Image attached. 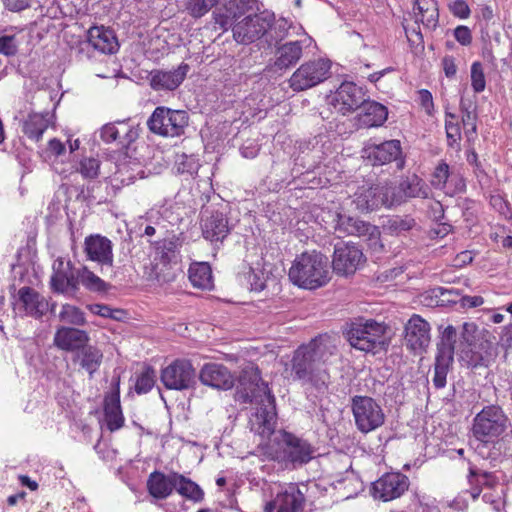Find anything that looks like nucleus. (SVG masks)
Listing matches in <instances>:
<instances>
[{
	"label": "nucleus",
	"instance_id": "obj_36",
	"mask_svg": "<svg viewBox=\"0 0 512 512\" xmlns=\"http://www.w3.org/2000/svg\"><path fill=\"white\" fill-rule=\"evenodd\" d=\"M413 13L416 24L421 23L428 30L436 28L439 13L435 0H414Z\"/></svg>",
	"mask_w": 512,
	"mask_h": 512
},
{
	"label": "nucleus",
	"instance_id": "obj_58",
	"mask_svg": "<svg viewBox=\"0 0 512 512\" xmlns=\"http://www.w3.org/2000/svg\"><path fill=\"white\" fill-rule=\"evenodd\" d=\"M17 44L14 36H3L0 38V53L6 56L15 55Z\"/></svg>",
	"mask_w": 512,
	"mask_h": 512
},
{
	"label": "nucleus",
	"instance_id": "obj_46",
	"mask_svg": "<svg viewBox=\"0 0 512 512\" xmlns=\"http://www.w3.org/2000/svg\"><path fill=\"white\" fill-rule=\"evenodd\" d=\"M445 131L448 146L460 150L461 128L457 116L451 112H445Z\"/></svg>",
	"mask_w": 512,
	"mask_h": 512
},
{
	"label": "nucleus",
	"instance_id": "obj_40",
	"mask_svg": "<svg viewBox=\"0 0 512 512\" xmlns=\"http://www.w3.org/2000/svg\"><path fill=\"white\" fill-rule=\"evenodd\" d=\"M189 280L195 288L211 289L213 287L212 270L208 263L197 262L190 265Z\"/></svg>",
	"mask_w": 512,
	"mask_h": 512
},
{
	"label": "nucleus",
	"instance_id": "obj_38",
	"mask_svg": "<svg viewBox=\"0 0 512 512\" xmlns=\"http://www.w3.org/2000/svg\"><path fill=\"white\" fill-rule=\"evenodd\" d=\"M103 360V352L93 345L83 346L76 354V361L90 377L99 369Z\"/></svg>",
	"mask_w": 512,
	"mask_h": 512
},
{
	"label": "nucleus",
	"instance_id": "obj_17",
	"mask_svg": "<svg viewBox=\"0 0 512 512\" xmlns=\"http://www.w3.org/2000/svg\"><path fill=\"white\" fill-rule=\"evenodd\" d=\"M364 101L365 92L363 88L349 81L343 82L330 97V104L342 115L361 107Z\"/></svg>",
	"mask_w": 512,
	"mask_h": 512
},
{
	"label": "nucleus",
	"instance_id": "obj_54",
	"mask_svg": "<svg viewBox=\"0 0 512 512\" xmlns=\"http://www.w3.org/2000/svg\"><path fill=\"white\" fill-rule=\"evenodd\" d=\"M471 476L475 477L476 482L487 491L503 488L499 485V480L493 473L483 472L476 474L475 472L471 471Z\"/></svg>",
	"mask_w": 512,
	"mask_h": 512
},
{
	"label": "nucleus",
	"instance_id": "obj_6",
	"mask_svg": "<svg viewBox=\"0 0 512 512\" xmlns=\"http://www.w3.org/2000/svg\"><path fill=\"white\" fill-rule=\"evenodd\" d=\"M385 332L383 323L360 317L349 323L345 334L353 348L375 353L384 344Z\"/></svg>",
	"mask_w": 512,
	"mask_h": 512
},
{
	"label": "nucleus",
	"instance_id": "obj_35",
	"mask_svg": "<svg viewBox=\"0 0 512 512\" xmlns=\"http://www.w3.org/2000/svg\"><path fill=\"white\" fill-rule=\"evenodd\" d=\"M270 277V272L259 262L255 266H244L239 274L240 281L245 283L251 291L255 292L264 290Z\"/></svg>",
	"mask_w": 512,
	"mask_h": 512
},
{
	"label": "nucleus",
	"instance_id": "obj_29",
	"mask_svg": "<svg viewBox=\"0 0 512 512\" xmlns=\"http://www.w3.org/2000/svg\"><path fill=\"white\" fill-rule=\"evenodd\" d=\"M54 345L64 351H79L89 341L86 331L62 326L54 335Z\"/></svg>",
	"mask_w": 512,
	"mask_h": 512
},
{
	"label": "nucleus",
	"instance_id": "obj_10",
	"mask_svg": "<svg viewBox=\"0 0 512 512\" xmlns=\"http://www.w3.org/2000/svg\"><path fill=\"white\" fill-rule=\"evenodd\" d=\"M351 408L355 425L362 433H369L383 425L385 415L381 406L371 397L354 396Z\"/></svg>",
	"mask_w": 512,
	"mask_h": 512
},
{
	"label": "nucleus",
	"instance_id": "obj_13",
	"mask_svg": "<svg viewBox=\"0 0 512 512\" xmlns=\"http://www.w3.org/2000/svg\"><path fill=\"white\" fill-rule=\"evenodd\" d=\"M366 261L362 249L352 242L335 245L332 266L335 273L349 276L360 269Z\"/></svg>",
	"mask_w": 512,
	"mask_h": 512
},
{
	"label": "nucleus",
	"instance_id": "obj_37",
	"mask_svg": "<svg viewBox=\"0 0 512 512\" xmlns=\"http://www.w3.org/2000/svg\"><path fill=\"white\" fill-rule=\"evenodd\" d=\"M53 115L49 112L30 113L23 122V133L31 140L39 141L43 133L52 124Z\"/></svg>",
	"mask_w": 512,
	"mask_h": 512
},
{
	"label": "nucleus",
	"instance_id": "obj_32",
	"mask_svg": "<svg viewBox=\"0 0 512 512\" xmlns=\"http://www.w3.org/2000/svg\"><path fill=\"white\" fill-rule=\"evenodd\" d=\"M381 186L380 184L372 186H361L355 192L352 204L360 212H369L381 207Z\"/></svg>",
	"mask_w": 512,
	"mask_h": 512
},
{
	"label": "nucleus",
	"instance_id": "obj_44",
	"mask_svg": "<svg viewBox=\"0 0 512 512\" xmlns=\"http://www.w3.org/2000/svg\"><path fill=\"white\" fill-rule=\"evenodd\" d=\"M485 332L487 331H480L478 326L473 322H464L460 331V343L458 350L462 347L475 346L476 344H479L480 341H488L487 339H484L483 334Z\"/></svg>",
	"mask_w": 512,
	"mask_h": 512
},
{
	"label": "nucleus",
	"instance_id": "obj_43",
	"mask_svg": "<svg viewBox=\"0 0 512 512\" xmlns=\"http://www.w3.org/2000/svg\"><path fill=\"white\" fill-rule=\"evenodd\" d=\"M381 186V206L387 208L398 206L406 201L405 192L399 183L398 186L392 184H380Z\"/></svg>",
	"mask_w": 512,
	"mask_h": 512
},
{
	"label": "nucleus",
	"instance_id": "obj_56",
	"mask_svg": "<svg viewBox=\"0 0 512 512\" xmlns=\"http://www.w3.org/2000/svg\"><path fill=\"white\" fill-rule=\"evenodd\" d=\"M462 123L466 128L465 135L470 140L477 131L476 115L468 109L462 110Z\"/></svg>",
	"mask_w": 512,
	"mask_h": 512
},
{
	"label": "nucleus",
	"instance_id": "obj_3",
	"mask_svg": "<svg viewBox=\"0 0 512 512\" xmlns=\"http://www.w3.org/2000/svg\"><path fill=\"white\" fill-rule=\"evenodd\" d=\"M471 435V445L483 459L497 460L512 451V423L500 405H486L475 414Z\"/></svg>",
	"mask_w": 512,
	"mask_h": 512
},
{
	"label": "nucleus",
	"instance_id": "obj_9",
	"mask_svg": "<svg viewBox=\"0 0 512 512\" xmlns=\"http://www.w3.org/2000/svg\"><path fill=\"white\" fill-rule=\"evenodd\" d=\"M330 69L331 62L327 59L307 61L291 75L289 87L295 92L313 88L329 77Z\"/></svg>",
	"mask_w": 512,
	"mask_h": 512
},
{
	"label": "nucleus",
	"instance_id": "obj_39",
	"mask_svg": "<svg viewBox=\"0 0 512 512\" xmlns=\"http://www.w3.org/2000/svg\"><path fill=\"white\" fill-rule=\"evenodd\" d=\"M302 56V46L299 41H292L278 47L274 65L280 69H287L296 64Z\"/></svg>",
	"mask_w": 512,
	"mask_h": 512
},
{
	"label": "nucleus",
	"instance_id": "obj_49",
	"mask_svg": "<svg viewBox=\"0 0 512 512\" xmlns=\"http://www.w3.org/2000/svg\"><path fill=\"white\" fill-rule=\"evenodd\" d=\"M100 162L96 158H83L77 167V172L86 180H93L98 177Z\"/></svg>",
	"mask_w": 512,
	"mask_h": 512
},
{
	"label": "nucleus",
	"instance_id": "obj_47",
	"mask_svg": "<svg viewBox=\"0 0 512 512\" xmlns=\"http://www.w3.org/2000/svg\"><path fill=\"white\" fill-rule=\"evenodd\" d=\"M59 320L75 326H82L86 322L85 315L81 309L71 304H64L62 306Z\"/></svg>",
	"mask_w": 512,
	"mask_h": 512
},
{
	"label": "nucleus",
	"instance_id": "obj_14",
	"mask_svg": "<svg viewBox=\"0 0 512 512\" xmlns=\"http://www.w3.org/2000/svg\"><path fill=\"white\" fill-rule=\"evenodd\" d=\"M362 157L373 166L385 165L392 161H397V166L400 169L404 166L401 142L396 139L387 140L379 144L369 141L362 150Z\"/></svg>",
	"mask_w": 512,
	"mask_h": 512
},
{
	"label": "nucleus",
	"instance_id": "obj_16",
	"mask_svg": "<svg viewBox=\"0 0 512 512\" xmlns=\"http://www.w3.org/2000/svg\"><path fill=\"white\" fill-rule=\"evenodd\" d=\"M202 235L211 242H222L231 230L223 209L206 206L201 211Z\"/></svg>",
	"mask_w": 512,
	"mask_h": 512
},
{
	"label": "nucleus",
	"instance_id": "obj_27",
	"mask_svg": "<svg viewBox=\"0 0 512 512\" xmlns=\"http://www.w3.org/2000/svg\"><path fill=\"white\" fill-rule=\"evenodd\" d=\"M18 305L25 315L41 318L50 309L47 299L31 287L25 286L18 291Z\"/></svg>",
	"mask_w": 512,
	"mask_h": 512
},
{
	"label": "nucleus",
	"instance_id": "obj_62",
	"mask_svg": "<svg viewBox=\"0 0 512 512\" xmlns=\"http://www.w3.org/2000/svg\"><path fill=\"white\" fill-rule=\"evenodd\" d=\"M460 305L462 308L469 309V308H476L480 307L484 304V298L482 296H462L459 300Z\"/></svg>",
	"mask_w": 512,
	"mask_h": 512
},
{
	"label": "nucleus",
	"instance_id": "obj_25",
	"mask_svg": "<svg viewBox=\"0 0 512 512\" xmlns=\"http://www.w3.org/2000/svg\"><path fill=\"white\" fill-rule=\"evenodd\" d=\"M199 378L202 384L219 390H229L235 383V378L230 370L217 363L205 364L200 371Z\"/></svg>",
	"mask_w": 512,
	"mask_h": 512
},
{
	"label": "nucleus",
	"instance_id": "obj_45",
	"mask_svg": "<svg viewBox=\"0 0 512 512\" xmlns=\"http://www.w3.org/2000/svg\"><path fill=\"white\" fill-rule=\"evenodd\" d=\"M174 478L177 480L175 489L180 495L194 502H199L203 499L204 492L195 482L179 473H177V476H174Z\"/></svg>",
	"mask_w": 512,
	"mask_h": 512
},
{
	"label": "nucleus",
	"instance_id": "obj_52",
	"mask_svg": "<svg viewBox=\"0 0 512 512\" xmlns=\"http://www.w3.org/2000/svg\"><path fill=\"white\" fill-rule=\"evenodd\" d=\"M471 86L475 93H481L485 90L486 80L480 62H474L471 65Z\"/></svg>",
	"mask_w": 512,
	"mask_h": 512
},
{
	"label": "nucleus",
	"instance_id": "obj_15",
	"mask_svg": "<svg viewBox=\"0 0 512 512\" xmlns=\"http://www.w3.org/2000/svg\"><path fill=\"white\" fill-rule=\"evenodd\" d=\"M161 381L167 389H190L196 383V372L189 361L175 360L162 370Z\"/></svg>",
	"mask_w": 512,
	"mask_h": 512
},
{
	"label": "nucleus",
	"instance_id": "obj_11",
	"mask_svg": "<svg viewBox=\"0 0 512 512\" xmlns=\"http://www.w3.org/2000/svg\"><path fill=\"white\" fill-rule=\"evenodd\" d=\"M273 20L269 13L248 15L233 24L234 39L241 44H250L266 34Z\"/></svg>",
	"mask_w": 512,
	"mask_h": 512
},
{
	"label": "nucleus",
	"instance_id": "obj_21",
	"mask_svg": "<svg viewBox=\"0 0 512 512\" xmlns=\"http://www.w3.org/2000/svg\"><path fill=\"white\" fill-rule=\"evenodd\" d=\"M430 324L414 314L405 325V342L414 353H422L430 344Z\"/></svg>",
	"mask_w": 512,
	"mask_h": 512
},
{
	"label": "nucleus",
	"instance_id": "obj_51",
	"mask_svg": "<svg viewBox=\"0 0 512 512\" xmlns=\"http://www.w3.org/2000/svg\"><path fill=\"white\" fill-rule=\"evenodd\" d=\"M218 1L219 0H188L187 9L193 17L199 18L208 13Z\"/></svg>",
	"mask_w": 512,
	"mask_h": 512
},
{
	"label": "nucleus",
	"instance_id": "obj_41",
	"mask_svg": "<svg viewBox=\"0 0 512 512\" xmlns=\"http://www.w3.org/2000/svg\"><path fill=\"white\" fill-rule=\"evenodd\" d=\"M403 192H405V199L408 198H429L431 190L423 179L417 175H412L400 182Z\"/></svg>",
	"mask_w": 512,
	"mask_h": 512
},
{
	"label": "nucleus",
	"instance_id": "obj_42",
	"mask_svg": "<svg viewBox=\"0 0 512 512\" xmlns=\"http://www.w3.org/2000/svg\"><path fill=\"white\" fill-rule=\"evenodd\" d=\"M80 284L91 292L103 293L109 289V284L89 270L86 266L78 269V286Z\"/></svg>",
	"mask_w": 512,
	"mask_h": 512
},
{
	"label": "nucleus",
	"instance_id": "obj_7",
	"mask_svg": "<svg viewBox=\"0 0 512 512\" xmlns=\"http://www.w3.org/2000/svg\"><path fill=\"white\" fill-rule=\"evenodd\" d=\"M189 115L184 110L158 106L147 120L149 130L162 137H179L185 133Z\"/></svg>",
	"mask_w": 512,
	"mask_h": 512
},
{
	"label": "nucleus",
	"instance_id": "obj_48",
	"mask_svg": "<svg viewBox=\"0 0 512 512\" xmlns=\"http://www.w3.org/2000/svg\"><path fill=\"white\" fill-rule=\"evenodd\" d=\"M176 167L179 173H186L192 176L197 174L200 168L199 159L195 155H179L176 160Z\"/></svg>",
	"mask_w": 512,
	"mask_h": 512
},
{
	"label": "nucleus",
	"instance_id": "obj_2",
	"mask_svg": "<svg viewBox=\"0 0 512 512\" xmlns=\"http://www.w3.org/2000/svg\"><path fill=\"white\" fill-rule=\"evenodd\" d=\"M336 353L334 339L326 334L319 335L294 351L291 360L285 363L284 376L323 394L330 384L327 365Z\"/></svg>",
	"mask_w": 512,
	"mask_h": 512
},
{
	"label": "nucleus",
	"instance_id": "obj_53",
	"mask_svg": "<svg viewBox=\"0 0 512 512\" xmlns=\"http://www.w3.org/2000/svg\"><path fill=\"white\" fill-rule=\"evenodd\" d=\"M482 500L490 504L495 512H501L504 507V489H494L483 493Z\"/></svg>",
	"mask_w": 512,
	"mask_h": 512
},
{
	"label": "nucleus",
	"instance_id": "obj_31",
	"mask_svg": "<svg viewBox=\"0 0 512 512\" xmlns=\"http://www.w3.org/2000/svg\"><path fill=\"white\" fill-rule=\"evenodd\" d=\"M104 420L110 431L120 429L124 424V417L120 406L119 384L104 399Z\"/></svg>",
	"mask_w": 512,
	"mask_h": 512
},
{
	"label": "nucleus",
	"instance_id": "obj_64",
	"mask_svg": "<svg viewBox=\"0 0 512 512\" xmlns=\"http://www.w3.org/2000/svg\"><path fill=\"white\" fill-rule=\"evenodd\" d=\"M419 97L422 107L425 109L427 114L431 115L434 107L431 92L426 89H422L419 91Z\"/></svg>",
	"mask_w": 512,
	"mask_h": 512
},
{
	"label": "nucleus",
	"instance_id": "obj_61",
	"mask_svg": "<svg viewBox=\"0 0 512 512\" xmlns=\"http://www.w3.org/2000/svg\"><path fill=\"white\" fill-rule=\"evenodd\" d=\"M442 68L447 78H452L457 73V66L455 58L451 55H446L442 59Z\"/></svg>",
	"mask_w": 512,
	"mask_h": 512
},
{
	"label": "nucleus",
	"instance_id": "obj_12",
	"mask_svg": "<svg viewBox=\"0 0 512 512\" xmlns=\"http://www.w3.org/2000/svg\"><path fill=\"white\" fill-rule=\"evenodd\" d=\"M50 288L53 292L73 297L78 292V269L70 260L59 257L52 264Z\"/></svg>",
	"mask_w": 512,
	"mask_h": 512
},
{
	"label": "nucleus",
	"instance_id": "obj_8",
	"mask_svg": "<svg viewBox=\"0 0 512 512\" xmlns=\"http://www.w3.org/2000/svg\"><path fill=\"white\" fill-rule=\"evenodd\" d=\"M457 330L453 325H448L440 332V340L437 343L435 357L433 385L437 389L446 386L449 369L453 363Z\"/></svg>",
	"mask_w": 512,
	"mask_h": 512
},
{
	"label": "nucleus",
	"instance_id": "obj_26",
	"mask_svg": "<svg viewBox=\"0 0 512 512\" xmlns=\"http://www.w3.org/2000/svg\"><path fill=\"white\" fill-rule=\"evenodd\" d=\"M87 43L103 54H114L119 50L115 32L104 26H93L87 32Z\"/></svg>",
	"mask_w": 512,
	"mask_h": 512
},
{
	"label": "nucleus",
	"instance_id": "obj_5",
	"mask_svg": "<svg viewBox=\"0 0 512 512\" xmlns=\"http://www.w3.org/2000/svg\"><path fill=\"white\" fill-rule=\"evenodd\" d=\"M325 223L326 229H332L338 237L358 236L369 240L378 239L379 229L369 222L350 216L342 210L322 209L318 216Z\"/></svg>",
	"mask_w": 512,
	"mask_h": 512
},
{
	"label": "nucleus",
	"instance_id": "obj_4",
	"mask_svg": "<svg viewBox=\"0 0 512 512\" xmlns=\"http://www.w3.org/2000/svg\"><path fill=\"white\" fill-rule=\"evenodd\" d=\"M288 276L300 288L322 287L330 280L328 259L320 252H304L294 260Z\"/></svg>",
	"mask_w": 512,
	"mask_h": 512
},
{
	"label": "nucleus",
	"instance_id": "obj_57",
	"mask_svg": "<svg viewBox=\"0 0 512 512\" xmlns=\"http://www.w3.org/2000/svg\"><path fill=\"white\" fill-rule=\"evenodd\" d=\"M92 313L105 318L118 319V314H121V310H113L109 306L104 304H93L89 306Z\"/></svg>",
	"mask_w": 512,
	"mask_h": 512
},
{
	"label": "nucleus",
	"instance_id": "obj_19",
	"mask_svg": "<svg viewBox=\"0 0 512 512\" xmlns=\"http://www.w3.org/2000/svg\"><path fill=\"white\" fill-rule=\"evenodd\" d=\"M409 487V479L399 472L386 473L373 483L374 498L391 501L399 498Z\"/></svg>",
	"mask_w": 512,
	"mask_h": 512
},
{
	"label": "nucleus",
	"instance_id": "obj_55",
	"mask_svg": "<svg viewBox=\"0 0 512 512\" xmlns=\"http://www.w3.org/2000/svg\"><path fill=\"white\" fill-rule=\"evenodd\" d=\"M154 383L155 375L153 371L147 370L137 378L135 390L138 394H145L152 389Z\"/></svg>",
	"mask_w": 512,
	"mask_h": 512
},
{
	"label": "nucleus",
	"instance_id": "obj_1",
	"mask_svg": "<svg viewBox=\"0 0 512 512\" xmlns=\"http://www.w3.org/2000/svg\"><path fill=\"white\" fill-rule=\"evenodd\" d=\"M242 403H256L257 412L250 420L251 431L262 440L258 444L261 453L270 460L285 461L293 467L307 464L314 458L315 449L307 441L291 433L280 431L275 434V398L266 382L262 381L257 368L243 371L236 392Z\"/></svg>",
	"mask_w": 512,
	"mask_h": 512
},
{
	"label": "nucleus",
	"instance_id": "obj_60",
	"mask_svg": "<svg viewBox=\"0 0 512 512\" xmlns=\"http://www.w3.org/2000/svg\"><path fill=\"white\" fill-rule=\"evenodd\" d=\"M454 37L461 45H469L472 41L471 31L467 26H458L454 30Z\"/></svg>",
	"mask_w": 512,
	"mask_h": 512
},
{
	"label": "nucleus",
	"instance_id": "obj_20",
	"mask_svg": "<svg viewBox=\"0 0 512 512\" xmlns=\"http://www.w3.org/2000/svg\"><path fill=\"white\" fill-rule=\"evenodd\" d=\"M181 243L177 237L165 239L159 243L157 247V257L155 264V277L158 281H169L172 276L170 273H165L164 268L171 267L178 264L180 260L179 249Z\"/></svg>",
	"mask_w": 512,
	"mask_h": 512
},
{
	"label": "nucleus",
	"instance_id": "obj_34",
	"mask_svg": "<svg viewBox=\"0 0 512 512\" xmlns=\"http://www.w3.org/2000/svg\"><path fill=\"white\" fill-rule=\"evenodd\" d=\"M362 112L358 116L360 126L366 128L382 126L388 117L386 106L375 101H364Z\"/></svg>",
	"mask_w": 512,
	"mask_h": 512
},
{
	"label": "nucleus",
	"instance_id": "obj_18",
	"mask_svg": "<svg viewBox=\"0 0 512 512\" xmlns=\"http://www.w3.org/2000/svg\"><path fill=\"white\" fill-rule=\"evenodd\" d=\"M305 496L296 484H289L266 502L264 512H303Z\"/></svg>",
	"mask_w": 512,
	"mask_h": 512
},
{
	"label": "nucleus",
	"instance_id": "obj_63",
	"mask_svg": "<svg viewBox=\"0 0 512 512\" xmlns=\"http://www.w3.org/2000/svg\"><path fill=\"white\" fill-rule=\"evenodd\" d=\"M6 9L12 12H21L30 6V0H3Z\"/></svg>",
	"mask_w": 512,
	"mask_h": 512
},
{
	"label": "nucleus",
	"instance_id": "obj_59",
	"mask_svg": "<svg viewBox=\"0 0 512 512\" xmlns=\"http://www.w3.org/2000/svg\"><path fill=\"white\" fill-rule=\"evenodd\" d=\"M450 10L454 16L459 17L461 19H466L470 15L469 6L464 0H455L450 5Z\"/></svg>",
	"mask_w": 512,
	"mask_h": 512
},
{
	"label": "nucleus",
	"instance_id": "obj_33",
	"mask_svg": "<svg viewBox=\"0 0 512 512\" xmlns=\"http://www.w3.org/2000/svg\"><path fill=\"white\" fill-rule=\"evenodd\" d=\"M174 476H177L176 472L167 475L157 471L151 473L147 481L150 495L156 499H165L170 496L177 485Z\"/></svg>",
	"mask_w": 512,
	"mask_h": 512
},
{
	"label": "nucleus",
	"instance_id": "obj_24",
	"mask_svg": "<svg viewBox=\"0 0 512 512\" xmlns=\"http://www.w3.org/2000/svg\"><path fill=\"white\" fill-rule=\"evenodd\" d=\"M189 70L186 63L173 70H154L150 73V86L154 91H174L185 80Z\"/></svg>",
	"mask_w": 512,
	"mask_h": 512
},
{
	"label": "nucleus",
	"instance_id": "obj_22",
	"mask_svg": "<svg viewBox=\"0 0 512 512\" xmlns=\"http://www.w3.org/2000/svg\"><path fill=\"white\" fill-rule=\"evenodd\" d=\"M84 252L88 260L104 267L113 266V244L110 239L100 234L89 235L84 241Z\"/></svg>",
	"mask_w": 512,
	"mask_h": 512
},
{
	"label": "nucleus",
	"instance_id": "obj_23",
	"mask_svg": "<svg viewBox=\"0 0 512 512\" xmlns=\"http://www.w3.org/2000/svg\"><path fill=\"white\" fill-rule=\"evenodd\" d=\"M101 139L106 143H116L120 148H128L139 136L137 127L129 120L105 124L101 128Z\"/></svg>",
	"mask_w": 512,
	"mask_h": 512
},
{
	"label": "nucleus",
	"instance_id": "obj_30",
	"mask_svg": "<svg viewBox=\"0 0 512 512\" xmlns=\"http://www.w3.org/2000/svg\"><path fill=\"white\" fill-rule=\"evenodd\" d=\"M492 342L480 341L475 346L462 347L459 356L468 367H487L492 359Z\"/></svg>",
	"mask_w": 512,
	"mask_h": 512
},
{
	"label": "nucleus",
	"instance_id": "obj_28",
	"mask_svg": "<svg viewBox=\"0 0 512 512\" xmlns=\"http://www.w3.org/2000/svg\"><path fill=\"white\" fill-rule=\"evenodd\" d=\"M431 185L446 194L453 195L465 187L463 180L454 172L450 171L449 165L441 161L434 169Z\"/></svg>",
	"mask_w": 512,
	"mask_h": 512
},
{
	"label": "nucleus",
	"instance_id": "obj_50",
	"mask_svg": "<svg viewBox=\"0 0 512 512\" xmlns=\"http://www.w3.org/2000/svg\"><path fill=\"white\" fill-rule=\"evenodd\" d=\"M415 224V220L412 217L396 216L388 220L386 228L393 234H401L412 229Z\"/></svg>",
	"mask_w": 512,
	"mask_h": 512
}]
</instances>
